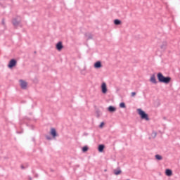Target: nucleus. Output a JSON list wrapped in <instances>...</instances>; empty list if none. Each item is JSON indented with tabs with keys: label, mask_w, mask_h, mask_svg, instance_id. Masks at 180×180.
Listing matches in <instances>:
<instances>
[{
	"label": "nucleus",
	"mask_w": 180,
	"mask_h": 180,
	"mask_svg": "<svg viewBox=\"0 0 180 180\" xmlns=\"http://www.w3.org/2000/svg\"><path fill=\"white\" fill-rule=\"evenodd\" d=\"M167 41H164L162 43V44L160 45V49L162 50H165V49H167Z\"/></svg>",
	"instance_id": "obj_8"
},
{
	"label": "nucleus",
	"mask_w": 180,
	"mask_h": 180,
	"mask_svg": "<svg viewBox=\"0 0 180 180\" xmlns=\"http://www.w3.org/2000/svg\"><path fill=\"white\" fill-rule=\"evenodd\" d=\"M47 140H51V138H50L49 136L46 137Z\"/></svg>",
	"instance_id": "obj_22"
},
{
	"label": "nucleus",
	"mask_w": 180,
	"mask_h": 180,
	"mask_svg": "<svg viewBox=\"0 0 180 180\" xmlns=\"http://www.w3.org/2000/svg\"><path fill=\"white\" fill-rule=\"evenodd\" d=\"M158 79L159 82H163V84H169L171 82V77H165L162 75V73L158 74Z\"/></svg>",
	"instance_id": "obj_1"
},
{
	"label": "nucleus",
	"mask_w": 180,
	"mask_h": 180,
	"mask_svg": "<svg viewBox=\"0 0 180 180\" xmlns=\"http://www.w3.org/2000/svg\"><path fill=\"white\" fill-rule=\"evenodd\" d=\"M114 174L115 175H120V174H122V171L121 170H115Z\"/></svg>",
	"instance_id": "obj_15"
},
{
	"label": "nucleus",
	"mask_w": 180,
	"mask_h": 180,
	"mask_svg": "<svg viewBox=\"0 0 180 180\" xmlns=\"http://www.w3.org/2000/svg\"><path fill=\"white\" fill-rule=\"evenodd\" d=\"M137 110L141 119H144L145 120H148V115L146 114V112L143 111L141 109H138Z\"/></svg>",
	"instance_id": "obj_2"
},
{
	"label": "nucleus",
	"mask_w": 180,
	"mask_h": 180,
	"mask_svg": "<svg viewBox=\"0 0 180 180\" xmlns=\"http://www.w3.org/2000/svg\"><path fill=\"white\" fill-rule=\"evenodd\" d=\"M101 67H102V63H101V61H98L94 64L95 68H101Z\"/></svg>",
	"instance_id": "obj_9"
},
{
	"label": "nucleus",
	"mask_w": 180,
	"mask_h": 180,
	"mask_svg": "<svg viewBox=\"0 0 180 180\" xmlns=\"http://www.w3.org/2000/svg\"><path fill=\"white\" fill-rule=\"evenodd\" d=\"M105 148V146L104 145H99L98 146V151L99 153H102L103 151Z\"/></svg>",
	"instance_id": "obj_13"
},
{
	"label": "nucleus",
	"mask_w": 180,
	"mask_h": 180,
	"mask_svg": "<svg viewBox=\"0 0 180 180\" xmlns=\"http://www.w3.org/2000/svg\"><path fill=\"white\" fill-rule=\"evenodd\" d=\"M51 136H52L53 139L57 137V131H56V129L54 128L51 129Z\"/></svg>",
	"instance_id": "obj_6"
},
{
	"label": "nucleus",
	"mask_w": 180,
	"mask_h": 180,
	"mask_svg": "<svg viewBox=\"0 0 180 180\" xmlns=\"http://www.w3.org/2000/svg\"><path fill=\"white\" fill-rule=\"evenodd\" d=\"M20 86L22 89H26V86H27V83L23 80L20 81Z\"/></svg>",
	"instance_id": "obj_7"
},
{
	"label": "nucleus",
	"mask_w": 180,
	"mask_h": 180,
	"mask_svg": "<svg viewBox=\"0 0 180 180\" xmlns=\"http://www.w3.org/2000/svg\"><path fill=\"white\" fill-rule=\"evenodd\" d=\"M155 158H156V160H162V156H161L160 155H156Z\"/></svg>",
	"instance_id": "obj_16"
},
{
	"label": "nucleus",
	"mask_w": 180,
	"mask_h": 180,
	"mask_svg": "<svg viewBox=\"0 0 180 180\" xmlns=\"http://www.w3.org/2000/svg\"><path fill=\"white\" fill-rule=\"evenodd\" d=\"M13 23L14 26H18V24L19 23V22H16V21L13 20Z\"/></svg>",
	"instance_id": "obj_20"
},
{
	"label": "nucleus",
	"mask_w": 180,
	"mask_h": 180,
	"mask_svg": "<svg viewBox=\"0 0 180 180\" xmlns=\"http://www.w3.org/2000/svg\"><path fill=\"white\" fill-rule=\"evenodd\" d=\"M120 107L122 108H126V104H124V103H120Z\"/></svg>",
	"instance_id": "obj_18"
},
{
	"label": "nucleus",
	"mask_w": 180,
	"mask_h": 180,
	"mask_svg": "<svg viewBox=\"0 0 180 180\" xmlns=\"http://www.w3.org/2000/svg\"><path fill=\"white\" fill-rule=\"evenodd\" d=\"M165 174H166L167 176H171L172 175V170H171L169 169H167L165 171Z\"/></svg>",
	"instance_id": "obj_10"
},
{
	"label": "nucleus",
	"mask_w": 180,
	"mask_h": 180,
	"mask_svg": "<svg viewBox=\"0 0 180 180\" xmlns=\"http://www.w3.org/2000/svg\"><path fill=\"white\" fill-rule=\"evenodd\" d=\"M82 151H83V153H86V151H88V147L87 146H84L82 148Z\"/></svg>",
	"instance_id": "obj_17"
},
{
	"label": "nucleus",
	"mask_w": 180,
	"mask_h": 180,
	"mask_svg": "<svg viewBox=\"0 0 180 180\" xmlns=\"http://www.w3.org/2000/svg\"><path fill=\"white\" fill-rule=\"evenodd\" d=\"M114 23L115 25H120V23H122V21H120V20L116 19L114 20Z\"/></svg>",
	"instance_id": "obj_14"
},
{
	"label": "nucleus",
	"mask_w": 180,
	"mask_h": 180,
	"mask_svg": "<svg viewBox=\"0 0 180 180\" xmlns=\"http://www.w3.org/2000/svg\"><path fill=\"white\" fill-rule=\"evenodd\" d=\"M101 90L103 94H106L108 92V88L106 86V83L103 82L101 84Z\"/></svg>",
	"instance_id": "obj_4"
},
{
	"label": "nucleus",
	"mask_w": 180,
	"mask_h": 180,
	"mask_svg": "<svg viewBox=\"0 0 180 180\" xmlns=\"http://www.w3.org/2000/svg\"><path fill=\"white\" fill-rule=\"evenodd\" d=\"M16 65V60L12 59L10 60L8 67V68H13Z\"/></svg>",
	"instance_id": "obj_3"
},
{
	"label": "nucleus",
	"mask_w": 180,
	"mask_h": 180,
	"mask_svg": "<svg viewBox=\"0 0 180 180\" xmlns=\"http://www.w3.org/2000/svg\"><path fill=\"white\" fill-rule=\"evenodd\" d=\"M108 112H116V108L110 105L108 107Z\"/></svg>",
	"instance_id": "obj_12"
},
{
	"label": "nucleus",
	"mask_w": 180,
	"mask_h": 180,
	"mask_svg": "<svg viewBox=\"0 0 180 180\" xmlns=\"http://www.w3.org/2000/svg\"><path fill=\"white\" fill-rule=\"evenodd\" d=\"M131 96H132L133 98H134V96H136V92H131Z\"/></svg>",
	"instance_id": "obj_21"
},
{
	"label": "nucleus",
	"mask_w": 180,
	"mask_h": 180,
	"mask_svg": "<svg viewBox=\"0 0 180 180\" xmlns=\"http://www.w3.org/2000/svg\"><path fill=\"white\" fill-rule=\"evenodd\" d=\"M150 82H153V84H157V80L155 79V75H153L150 77Z\"/></svg>",
	"instance_id": "obj_11"
},
{
	"label": "nucleus",
	"mask_w": 180,
	"mask_h": 180,
	"mask_svg": "<svg viewBox=\"0 0 180 180\" xmlns=\"http://www.w3.org/2000/svg\"><path fill=\"white\" fill-rule=\"evenodd\" d=\"M103 126H105V122H101L99 125L100 129H103Z\"/></svg>",
	"instance_id": "obj_19"
},
{
	"label": "nucleus",
	"mask_w": 180,
	"mask_h": 180,
	"mask_svg": "<svg viewBox=\"0 0 180 180\" xmlns=\"http://www.w3.org/2000/svg\"><path fill=\"white\" fill-rule=\"evenodd\" d=\"M64 46H63V42L59 41L57 44H56V50H58V51H61V50H63V48Z\"/></svg>",
	"instance_id": "obj_5"
}]
</instances>
